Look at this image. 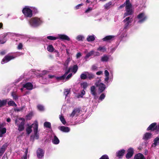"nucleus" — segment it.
Listing matches in <instances>:
<instances>
[{
    "instance_id": "obj_1",
    "label": "nucleus",
    "mask_w": 159,
    "mask_h": 159,
    "mask_svg": "<svg viewBox=\"0 0 159 159\" xmlns=\"http://www.w3.org/2000/svg\"><path fill=\"white\" fill-rule=\"evenodd\" d=\"M133 21L132 17H128L125 18L123 20V22L124 23V27L123 29V31L122 33L120 32V37L121 38H123L126 35L125 29L129 26Z\"/></svg>"
},
{
    "instance_id": "obj_2",
    "label": "nucleus",
    "mask_w": 159,
    "mask_h": 159,
    "mask_svg": "<svg viewBox=\"0 0 159 159\" xmlns=\"http://www.w3.org/2000/svg\"><path fill=\"white\" fill-rule=\"evenodd\" d=\"M43 21L41 19L37 17L32 18L29 21L30 26L33 27H36L39 26Z\"/></svg>"
},
{
    "instance_id": "obj_3",
    "label": "nucleus",
    "mask_w": 159,
    "mask_h": 159,
    "mask_svg": "<svg viewBox=\"0 0 159 159\" xmlns=\"http://www.w3.org/2000/svg\"><path fill=\"white\" fill-rule=\"evenodd\" d=\"M125 2L126 12L124 14L123 18L129 15H132L133 13V11L132 9V5L130 2L129 0H126Z\"/></svg>"
},
{
    "instance_id": "obj_4",
    "label": "nucleus",
    "mask_w": 159,
    "mask_h": 159,
    "mask_svg": "<svg viewBox=\"0 0 159 159\" xmlns=\"http://www.w3.org/2000/svg\"><path fill=\"white\" fill-rule=\"evenodd\" d=\"M78 69V66L76 65L70 66L68 70L65 72L63 75L58 77L57 79L60 80H64L69 72H72L74 73V74H75L76 72Z\"/></svg>"
},
{
    "instance_id": "obj_5",
    "label": "nucleus",
    "mask_w": 159,
    "mask_h": 159,
    "mask_svg": "<svg viewBox=\"0 0 159 159\" xmlns=\"http://www.w3.org/2000/svg\"><path fill=\"white\" fill-rule=\"evenodd\" d=\"M58 37H54L52 36H49L47 37V38L50 40H54L57 39H60L62 40H65L67 41H70V38L67 35L65 34H58Z\"/></svg>"
},
{
    "instance_id": "obj_6",
    "label": "nucleus",
    "mask_w": 159,
    "mask_h": 159,
    "mask_svg": "<svg viewBox=\"0 0 159 159\" xmlns=\"http://www.w3.org/2000/svg\"><path fill=\"white\" fill-rule=\"evenodd\" d=\"M32 8L28 6H25L22 10V12L25 16L27 17H31L33 16Z\"/></svg>"
},
{
    "instance_id": "obj_7",
    "label": "nucleus",
    "mask_w": 159,
    "mask_h": 159,
    "mask_svg": "<svg viewBox=\"0 0 159 159\" xmlns=\"http://www.w3.org/2000/svg\"><path fill=\"white\" fill-rule=\"evenodd\" d=\"M25 119L23 118H18L16 120V124L19 127V129H24Z\"/></svg>"
},
{
    "instance_id": "obj_8",
    "label": "nucleus",
    "mask_w": 159,
    "mask_h": 159,
    "mask_svg": "<svg viewBox=\"0 0 159 159\" xmlns=\"http://www.w3.org/2000/svg\"><path fill=\"white\" fill-rule=\"evenodd\" d=\"M137 18L138 19V22L141 23L147 19V17L144 13H141L137 16Z\"/></svg>"
},
{
    "instance_id": "obj_9",
    "label": "nucleus",
    "mask_w": 159,
    "mask_h": 159,
    "mask_svg": "<svg viewBox=\"0 0 159 159\" xmlns=\"http://www.w3.org/2000/svg\"><path fill=\"white\" fill-rule=\"evenodd\" d=\"M95 85L97 87H98L99 91L100 93L103 92L106 88L105 84L101 83L100 81L96 82L95 83Z\"/></svg>"
},
{
    "instance_id": "obj_10",
    "label": "nucleus",
    "mask_w": 159,
    "mask_h": 159,
    "mask_svg": "<svg viewBox=\"0 0 159 159\" xmlns=\"http://www.w3.org/2000/svg\"><path fill=\"white\" fill-rule=\"evenodd\" d=\"M15 57L13 56H11L7 55L3 58L1 61L2 64H4L5 63H7L11 60L15 58Z\"/></svg>"
},
{
    "instance_id": "obj_11",
    "label": "nucleus",
    "mask_w": 159,
    "mask_h": 159,
    "mask_svg": "<svg viewBox=\"0 0 159 159\" xmlns=\"http://www.w3.org/2000/svg\"><path fill=\"white\" fill-rule=\"evenodd\" d=\"M36 153L37 157L39 158H41L43 157L44 152L42 149L39 148L37 150Z\"/></svg>"
},
{
    "instance_id": "obj_12",
    "label": "nucleus",
    "mask_w": 159,
    "mask_h": 159,
    "mask_svg": "<svg viewBox=\"0 0 159 159\" xmlns=\"http://www.w3.org/2000/svg\"><path fill=\"white\" fill-rule=\"evenodd\" d=\"M134 152L133 148H130L127 150V153L126 155V158L127 159L130 158L133 155Z\"/></svg>"
},
{
    "instance_id": "obj_13",
    "label": "nucleus",
    "mask_w": 159,
    "mask_h": 159,
    "mask_svg": "<svg viewBox=\"0 0 159 159\" xmlns=\"http://www.w3.org/2000/svg\"><path fill=\"white\" fill-rule=\"evenodd\" d=\"M38 130H34V134L30 136V140H34V139H39V136Z\"/></svg>"
},
{
    "instance_id": "obj_14",
    "label": "nucleus",
    "mask_w": 159,
    "mask_h": 159,
    "mask_svg": "<svg viewBox=\"0 0 159 159\" xmlns=\"http://www.w3.org/2000/svg\"><path fill=\"white\" fill-rule=\"evenodd\" d=\"M125 150L124 149H121L118 151L116 153V156L119 158H122L125 153Z\"/></svg>"
},
{
    "instance_id": "obj_15",
    "label": "nucleus",
    "mask_w": 159,
    "mask_h": 159,
    "mask_svg": "<svg viewBox=\"0 0 159 159\" xmlns=\"http://www.w3.org/2000/svg\"><path fill=\"white\" fill-rule=\"evenodd\" d=\"M53 137H54V138L52 140V143L55 144H58L60 142L59 140L54 133H52L51 135V138Z\"/></svg>"
},
{
    "instance_id": "obj_16",
    "label": "nucleus",
    "mask_w": 159,
    "mask_h": 159,
    "mask_svg": "<svg viewBox=\"0 0 159 159\" xmlns=\"http://www.w3.org/2000/svg\"><path fill=\"white\" fill-rule=\"evenodd\" d=\"M90 91L91 94L93 96L94 98L97 99L98 97L97 95L96 88L94 86H92L91 87Z\"/></svg>"
},
{
    "instance_id": "obj_17",
    "label": "nucleus",
    "mask_w": 159,
    "mask_h": 159,
    "mask_svg": "<svg viewBox=\"0 0 159 159\" xmlns=\"http://www.w3.org/2000/svg\"><path fill=\"white\" fill-rule=\"evenodd\" d=\"M23 87L28 90H31L33 89V85L31 83L28 82L23 84Z\"/></svg>"
},
{
    "instance_id": "obj_18",
    "label": "nucleus",
    "mask_w": 159,
    "mask_h": 159,
    "mask_svg": "<svg viewBox=\"0 0 159 159\" xmlns=\"http://www.w3.org/2000/svg\"><path fill=\"white\" fill-rule=\"evenodd\" d=\"M154 143L152 144L151 147L155 148L159 143V136L153 140Z\"/></svg>"
},
{
    "instance_id": "obj_19",
    "label": "nucleus",
    "mask_w": 159,
    "mask_h": 159,
    "mask_svg": "<svg viewBox=\"0 0 159 159\" xmlns=\"http://www.w3.org/2000/svg\"><path fill=\"white\" fill-rule=\"evenodd\" d=\"M32 128H33V129H38V124L37 122L35 121L31 125H28V127L27 129H31Z\"/></svg>"
},
{
    "instance_id": "obj_20",
    "label": "nucleus",
    "mask_w": 159,
    "mask_h": 159,
    "mask_svg": "<svg viewBox=\"0 0 159 159\" xmlns=\"http://www.w3.org/2000/svg\"><path fill=\"white\" fill-rule=\"evenodd\" d=\"M94 52L93 50H92L87 54L84 57L85 61H87L88 59H89L90 57L94 55Z\"/></svg>"
},
{
    "instance_id": "obj_21",
    "label": "nucleus",
    "mask_w": 159,
    "mask_h": 159,
    "mask_svg": "<svg viewBox=\"0 0 159 159\" xmlns=\"http://www.w3.org/2000/svg\"><path fill=\"white\" fill-rule=\"evenodd\" d=\"M7 35V34H4L3 35L0 36V44L4 43L6 41V37Z\"/></svg>"
},
{
    "instance_id": "obj_22",
    "label": "nucleus",
    "mask_w": 159,
    "mask_h": 159,
    "mask_svg": "<svg viewBox=\"0 0 159 159\" xmlns=\"http://www.w3.org/2000/svg\"><path fill=\"white\" fill-rule=\"evenodd\" d=\"M134 158V159H145L143 155L140 153L136 154Z\"/></svg>"
},
{
    "instance_id": "obj_23",
    "label": "nucleus",
    "mask_w": 159,
    "mask_h": 159,
    "mask_svg": "<svg viewBox=\"0 0 159 159\" xmlns=\"http://www.w3.org/2000/svg\"><path fill=\"white\" fill-rule=\"evenodd\" d=\"M95 38L94 35H88L87 38V40L88 42H92L95 40Z\"/></svg>"
},
{
    "instance_id": "obj_24",
    "label": "nucleus",
    "mask_w": 159,
    "mask_h": 159,
    "mask_svg": "<svg viewBox=\"0 0 159 159\" xmlns=\"http://www.w3.org/2000/svg\"><path fill=\"white\" fill-rule=\"evenodd\" d=\"M151 136L152 134L147 133L144 135L143 137V139L145 140H148L151 138Z\"/></svg>"
},
{
    "instance_id": "obj_25",
    "label": "nucleus",
    "mask_w": 159,
    "mask_h": 159,
    "mask_svg": "<svg viewBox=\"0 0 159 159\" xmlns=\"http://www.w3.org/2000/svg\"><path fill=\"white\" fill-rule=\"evenodd\" d=\"M87 71L84 72L80 75V78L81 79L85 80L87 78Z\"/></svg>"
},
{
    "instance_id": "obj_26",
    "label": "nucleus",
    "mask_w": 159,
    "mask_h": 159,
    "mask_svg": "<svg viewBox=\"0 0 159 159\" xmlns=\"http://www.w3.org/2000/svg\"><path fill=\"white\" fill-rule=\"evenodd\" d=\"M114 38V36H106L102 39L103 41H108L111 40H112Z\"/></svg>"
},
{
    "instance_id": "obj_27",
    "label": "nucleus",
    "mask_w": 159,
    "mask_h": 159,
    "mask_svg": "<svg viewBox=\"0 0 159 159\" xmlns=\"http://www.w3.org/2000/svg\"><path fill=\"white\" fill-rule=\"evenodd\" d=\"M156 124L157 123L155 122L151 124L148 128L147 129H156Z\"/></svg>"
},
{
    "instance_id": "obj_28",
    "label": "nucleus",
    "mask_w": 159,
    "mask_h": 159,
    "mask_svg": "<svg viewBox=\"0 0 159 159\" xmlns=\"http://www.w3.org/2000/svg\"><path fill=\"white\" fill-rule=\"evenodd\" d=\"M45 128L51 129V124L49 122H45L44 123Z\"/></svg>"
},
{
    "instance_id": "obj_29",
    "label": "nucleus",
    "mask_w": 159,
    "mask_h": 159,
    "mask_svg": "<svg viewBox=\"0 0 159 159\" xmlns=\"http://www.w3.org/2000/svg\"><path fill=\"white\" fill-rule=\"evenodd\" d=\"M112 2L111 1L107 3L104 5L105 8L106 9H109L110 8V6L112 5Z\"/></svg>"
},
{
    "instance_id": "obj_30",
    "label": "nucleus",
    "mask_w": 159,
    "mask_h": 159,
    "mask_svg": "<svg viewBox=\"0 0 159 159\" xmlns=\"http://www.w3.org/2000/svg\"><path fill=\"white\" fill-rule=\"evenodd\" d=\"M47 50L49 52H52L54 50V48L52 45H48L47 48Z\"/></svg>"
},
{
    "instance_id": "obj_31",
    "label": "nucleus",
    "mask_w": 159,
    "mask_h": 159,
    "mask_svg": "<svg viewBox=\"0 0 159 159\" xmlns=\"http://www.w3.org/2000/svg\"><path fill=\"white\" fill-rule=\"evenodd\" d=\"M97 49L98 51L102 52H104L106 50V48L104 46H99Z\"/></svg>"
},
{
    "instance_id": "obj_32",
    "label": "nucleus",
    "mask_w": 159,
    "mask_h": 159,
    "mask_svg": "<svg viewBox=\"0 0 159 159\" xmlns=\"http://www.w3.org/2000/svg\"><path fill=\"white\" fill-rule=\"evenodd\" d=\"M7 102V100H0V107H2L5 105L6 104Z\"/></svg>"
},
{
    "instance_id": "obj_33",
    "label": "nucleus",
    "mask_w": 159,
    "mask_h": 159,
    "mask_svg": "<svg viewBox=\"0 0 159 159\" xmlns=\"http://www.w3.org/2000/svg\"><path fill=\"white\" fill-rule=\"evenodd\" d=\"M109 59L107 55H104L101 58V61H107Z\"/></svg>"
},
{
    "instance_id": "obj_34",
    "label": "nucleus",
    "mask_w": 159,
    "mask_h": 159,
    "mask_svg": "<svg viewBox=\"0 0 159 159\" xmlns=\"http://www.w3.org/2000/svg\"><path fill=\"white\" fill-rule=\"evenodd\" d=\"M8 105L10 106L16 107L17 106L16 104L13 101L11 100L8 102Z\"/></svg>"
},
{
    "instance_id": "obj_35",
    "label": "nucleus",
    "mask_w": 159,
    "mask_h": 159,
    "mask_svg": "<svg viewBox=\"0 0 159 159\" xmlns=\"http://www.w3.org/2000/svg\"><path fill=\"white\" fill-rule=\"evenodd\" d=\"M81 86L84 89H85L88 86V84L87 82H84L81 84Z\"/></svg>"
},
{
    "instance_id": "obj_36",
    "label": "nucleus",
    "mask_w": 159,
    "mask_h": 159,
    "mask_svg": "<svg viewBox=\"0 0 159 159\" xmlns=\"http://www.w3.org/2000/svg\"><path fill=\"white\" fill-rule=\"evenodd\" d=\"M87 78L89 79H93L94 77V75L91 73H90L88 72L87 73Z\"/></svg>"
},
{
    "instance_id": "obj_37",
    "label": "nucleus",
    "mask_w": 159,
    "mask_h": 159,
    "mask_svg": "<svg viewBox=\"0 0 159 159\" xmlns=\"http://www.w3.org/2000/svg\"><path fill=\"white\" fill-rule=\"evenodd\" d=\"M33 113L32 112H30L26 116V120H30L32 117L33 116Z\"/></svg>"
},
{
    "instance_id": "obj_38",
    "label": "nucleus",
    "mask_w": 159,
    "mask_h": 159,
    "mask_svg": "<svg viewBox=\"0 0 159 159\" xmlns=\"http://www.w3.org/2000/svg\"><path fill=\"white\" fill-rule=\"evenodd\" d=\"M61 122L64 124L65 125L66 124V121L65 120L64 117L61 115L59 116Z\"/></svg>"
},
{
    "instance_id": "obj_39",
    "label": "nucleus",
    "mask_w": 159,
    "mask_h": 159,
    "mask_svg": "<svg viewBox=\"0 0 159 159\" xmlns=\"http://www.w3.org/2000/svg\"><path fill=\"white\" fill-rule=\"evenodd\" d=\"M84 37L82 35H79L77 36L76 39L79 41H82L84 39Z\"/></svg>"
},
{
    "instance_id": "obj_40",
    "label": "nucleus",
    "mask_w": 159,
    "mask_h": 159,
    "mask_svg": "<svg viewBox=\"0 0 159 159\" xmlns=\"http://www.w3.org/2000/svg\"><path fill=\"white\" fill-rule=\"evenodd\" d=\"M74 110L75 111V116H77L80 114V110L79 108L75 109Z\"/></svg>"
},
{
    "instance_id": "obj_41",
    "label": "nucleus",
    "mask_w": 159,
    "mask_h": 159,
    "mask_svg": "<svg viewBox=\"0 0 159 159\" xmlns=\"http://www.w3.org/2000/svg\"><path fill=\"white\" fill-rule=\"evenodd\" d=\"M70 92V89H65L64 90V94L66 97Z\"/></svg>"
},
{
    "instance_id": "obj_42",
    "label": "nucleus",
    "mask_w": 159,
    "mask_h": 159,
    "mask_svg": "<svg viewBox=\"0 0 159 159\" xmlns=\"http://www.w3.org/2000/svg\"><path fill=\"white\" fill-rule=\"evenodd\" d=\"M25 108L24 106L22 107L19 108H15L14 110L15 111H22L24 108Z\"/></svg>"
},
{
    "instance_id": "obj_43",
    "label": "nucleus",
    "mask_w": 159,
    "mask_h": 159,
    "mask_svg": "<svg viewBox=\"0 0 159 159\" xmlns=\"http://www.w3.org/2000/svg\"><path fill=\"white\" fill-rule=\"evenodd\" d=\"M6 130H0V137H2L3 134L6 133Z\"/></svg>"
},
{
    "instance_id": "obj_44",
    "label": "nucleus",
    "mask_w": 159,
    "mask_h": 159,
    "mask_svg": "<svg viewBox=\"0 0 159 159\" xmlns=\"http://www.w3.org/2000/svg\"><path fill=\"white\" fill-rule=\"evenodd\" d=\"M7 143H6L4 144L2 146L1 148H0L5 151L7 148Z\"/></svg>"
},
{
    "instance_id": "obj_45",
    "label": "nucleus",
    "mask_w": 159,
    "mask_h": 159,
    "mask_svg": "<svg viewBox=\"0 0 159 159\" xmlns=\"http://www.w3.org/2000/svg\"><path fill=\"white\" fill-rule=\"evenodd\" d=\"M105 97V93H102L101 94L100 96L99 100H100L101 101Z\"/></svg>"
},
{
    "instance_id": "obj_46",
    "label": "nucleus",
    "mask_w": 159,
    "mask_h": 159,
    "mask_svg": "<svg viewBox=\"0 0 159 159\" xmlns=\"http://www.w3.org/2000/svg\"><path fill=\"white\" fill-rule=\"evenodd\" d=\"M5 125V123H0V129H6V128L4 127Z\"/></svg>"
},
{
    "instance_id": "obj_47",
    "label": "nucleus",
    "mask_w": 159,
    "mask_h": 159,
    "mask_svg": "<svg viewBox=\"0 0 159 159\" xmlns=\"http://www.w3.org/2000/svg\"><path fill=\"white\" fill-rule=\"evenodd\" d=\"M99 159H109L108 156L106 154L102 155Z\"/></svg>"
},
{
    "instance_id": "obj_48",
    "label": "nucleus",
    "mask_w": 159,
    "mask_h": 159,
    "mask_svg": "<svg viewBox=\"0 0 159 159\" xmlns=\"http://www.w3.org/2000/svg\"><path fill=\"white\" fill-rule=\"evenodd\" d=\"M38 109L40 111H43L44 110V107L40 105H39L37 106Z\"/></svg>"
},
{
    "instance_id": "obj_49",
    "label": "nucleus",
    "mask_w": 159,
    "mask_h": 159,
    "mask_svg": "<svg viewBox=\"0 0 159 159\" xmlns=\"http://www.w3.org/2000/svg\"><path fill=\"white\" fill-rule=\"evenodd\" d=\"M70 61V58H68L64 63V65L65 66H67Z\"/></svg>"
},
{
    "instance_id": "obj_50",
    "label": "nucleus",
    "mask_w": 159,
    "mask_h": 159,
    "mask_svg": "<svg viewBox=\"0 0 159 159\" xmlns=\"http://www.w3.org/2000/svg\"><path fill=\"white\" fill-rule=\"evenodd\" d=\"M11 95L13 97L14 99L16 100L18 99V97L16 95L15 93L13 92L11 94Z\"/></svg>"
},
{
    "instance_id": "obj_51",
    "label": "nucleus",
    "mask_w": 159,
    "mask_h": 159,
    "mask_svg": "<svg viewBox=\"0 0 159 159\" xmlns=\"http://www.w3.org/2000/svg\"><path fill=\"white\" fill-rule=\"evenodd\" d=\"M59 129H69V128L66 126H61L59 127Z\"/></svg>"
},
{
    "instance_id": "obj_52",
    "label": "nucleus",
    "mask_w": 159,
    "mask_h": 159,
    "mask_svg": "<svg viewBox=\"0 0 159 159\" xmlns=\"http://www.w3.org/2000/svg\"><path fill=\"white\" fill-rule=\"evenodd\" d=\"M23 47V45L22 43H20L17 46V49L19 50L21 49Z\"/></svg>"
},
{
    "instance_id": "obj_53",
    "label": "nucleus",
    "mask_w": 159,
    "mask_h": 159,
    "mask_svg": "<svg viewBox=\"0 0 159 159\" xmlns=\"http://www.w3.org/2000/svg\"><path fill=\"white\" fill-rule=\"evenodd\" d=\"M41 82L43 84H47L48 82L47 81V79H43L41 81Z\"/></svg>"
},
{
    "instance_id": "obj_54",
    "label": "nucleus",
    "mask_w": 159,
    "mask_h": 159,
    "mask_svg": "<svg viewBox=\"0 0 159 159\" xmlns=\"http://www.w3.org/2000/svg\"><path fill=\"white\" fill-rule=\"evenodd\" d=\"M72 75V73L69 74L66 77V80H68L70 78Z\"/></svg>"
},
{
    "instance_id": "obj_55",
    "label": "nucleus",
    "mask_w": 159,
    "mask_h": 159,
    "mask_svg": "<svg viewBox=\"0 0 159 159\" xmlns=\"http://www.w3.org/2000/svg\"><path fill=\"white\" fill-rule=\"evenodd\" d=\"M75 116V111L74 110L72 113L70 115V116L71 118H72Z\"/></svg>"
},
{
    "instance_id": "obj_56",
    "label": "nucleus",
    "mask_w": 159,
    "mask_h": 159,
    "mask_svg": "<svg viewBox=\"0 0 159 159\" xmlns=\"http://www.w3.org/2000/svg\"><path fill=\"white\" fill-rule=\"evenodd\" d=\"M93 9L91 7H89L85 11V13H88L89 12V11H92Z\"/></svg>"
},
{
    "instance_id": "obj_57",
    "label": "nucleus",
    "mask_w": 159,
    "mask_h": 159,
    "mask_svg": "<svg viewBox=\"0 0 159 159\" xmlns=\"http://www.w3.org/2000/svg\"><path fill=\"white\" fill-rule=\"evenodd\" d=\"M83 3H81L80 4H79L78 5H77L76 6H75V9H79L81 6H83Z\"/></svg>"
},
{
    "instance_id": "obj_58",
    "label": "nucleus",
    "mask_w": 159,
    "mask_h": 159,
    "mask_svg": "<svg viewBox=\"0 0 159 159\" xmlns=\"http://www.w3.org/2000/svg\"><path fill=\"white\" fill-rule=\"evenodd\" d=\"M97 68V66L95 65H93L92 66V69L93 70H96Z\"/></svg>"
},
{
    "instance_id": "obj_59",
    "label": "nucleus",
    "mask_w": 159,
    "mask_h": 159,
    "mask_svg": "<svg viewBox=\"0 0 159 159\" xmlns=\"http://www.w3.org/2000/svg\"><path fill=\"white\" fill-rule=\"evenodd\" d=\"M85 92L84 90H82L81 92V94L80 95L81 97L82 98L83 97V95L85 94Z\"/></svg>"
},
{
    "instance_id": "obj_60",
    "label": "nucleus",
    "mask_w": 159,
    "mask_h": 159,
    "mask_svg": "<svg viewBox=\"0 0 159 159\" xmlns=\"http://www.w3.org/2000/svg\"><path fill=\"white\" fill-rule=\"evenodd\" d=\"M81 54L80 52L77 53L76 55V57L77 59L80 58L81 56Z\"/></svg>"
},
{
    "instance_id": "obj_61",
    "label": "nucleus",
    "mask_w": 159,
    "mask_h": 159,
    "mask_svg": "<svg viewBox=\"0 0 159 159\" xmlns=\"http://www.w3.org/2000/svg\"><path fill=\"white\" fill-rule=\"evenodd\" d=\"M104 74L106 76H109V73L107 70L105 71Z\"/></svg>"
},
{
    "instance_id": "obj_62",
    "label": "nucleus",
    "mask_w": 159,
    "mask_h": 159,
    "mask_svg": "<svg viewBox=\"0 0 159 159\" xmlns=\"http://www.w3.org/2000/svg\"><path fill=\"white\" fill-rule=\"evenodd\" d=\"M126 6V2H125L124 3L121 5H120L119 7V9H120L124 7L125 6Z\"/></svg>"
},
{
    "instance_id": "obj_63",
    "label": "nucleus",
    "mask_w": 159,
    "mask_h": 159,
    "mask_svg": "<svg viewBox=\"0 0 159 159\" xmlns=\"http://www.w3.org/2000/svg\"><path fill=\"white\" fill-rule=\"evenodd\" d=\"M31 8H32L31 9L32 10H34L35 13H37L38 12L37 9L36 8L33 7H31Z\"/></svg>"
},
{
    "instance_id": "obj_64",
    "label": "nucleus",
    "mask_w": 159,
    "mask_h": 159,
    "mask_svg": "<svg viewBox=\"0 0 159 159\" xmlns=\"http://www.w3.org/2000/svg\"><path fill=\"white\" fill-rule=\"evenodd\" d=\"M49 72V71L47 70H43L42 72V74L45 75L47 73H48Z\"/></svg>"
}]
</instances>
